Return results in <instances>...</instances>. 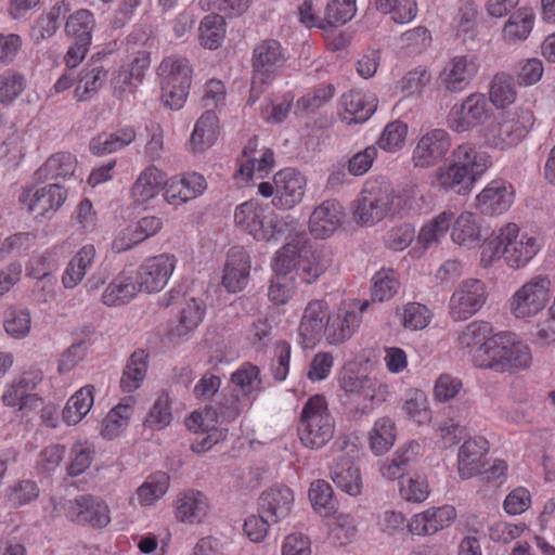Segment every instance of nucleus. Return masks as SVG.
Returning <instances> with one entry per match:
<instances>
[{
	"label": "nucleus",
	"mask_w": 555,
	"mask_h": 555,
	"mask_svg": "<svg viewBox=\"0 0 555 555\" xmlns=\"http://www.w3.org/2000/svg\"><path fill=\"white\" fill-rule=\"evenodd\" d=\"M151 64V54L146 50H139L127 56L118 70L114 74L112 83L116 89L140 83Z\"/></svg>",
	"instance_id": "27"
},
{
	"label": "nucleus",
	"mask_w": 555,
	"mask_h": 555,
	"mask_svg": "<svg viewBox=\"0 0 555 555\" xmlns=\"http://www.w3.org/2000/svg\"><path fill=\"white\" fill-rule=\"evenodd\" d=\"M220 129V120L217 113L212 109H206L195 121L188 141V151L193 154L207 151L217 142Z\"/></svg>",
	"instance_id": "25"
},
{
	"label": "nucleus",
	"mask_w": 555,
	"mask_h": 555,
	"mask_svg": "<svg viewBox=\"0 0 555 555\" xmlns=\"http://www.w3.org/2000/svg\"><path fill=\"white\" fill-rule=\"evenodd\" d=\"M372 281V298L380 302L392 298L400 285L392 271L382 270L373 276Z\"/></svg>",
	"instance_id": "64"
},
{
	"label": "nucleus",
	"mask_w": 555,
	"mask_h": 555,
	"mask_svg": "<svg viewBox=\"0 0 555 555\" xmlns=\"http://www.w3.org/2000/svg\"><path fill=\"white\" fill-rule=\"evenodd\" d=\"M25 89V78L14 69H8L0 75V103L13 102Z\"/></svg>",
	"instance_id": "63"
},
{
	"label": "nucleus",
	"mask_w": 555,
	"mask_h": 555,
	"mask_svg": "<svg viewBox=\"0 0 555 555\" xmlns=\"http://www.w3.org/2000/svg\"><path fill=\"white\" fill-rule=\"evenodd\" d=\"M275 196L272 204L278 209L288 210L300 204L306 194L307 179L294 168H284L273 177Z\"/></svg>",
	"instance_id": "14"
},
{
	"label": "nucleus",
	"mask_w": 555,
	"mask_h": 555,
	"mask_svg": "<svg viewBox=\"0 0 555 555\" xmlns=\"http://www.w3.org/2000/svg\"><path fill=\"white\" fill-rule=\"evenodd\" d=\"M534 122L530 109L516 107L498 116L491 124L482 128L480 135L485 145L501 151L519 144Z\"/></svg>",
	"instance_id": "4"
},
{
	"label": "nucleus",
	"mask_w": 555,
	"mask_h": 555,
	"mask_svg": "<svg viewBox=\"0 0 555 555\" xmlns=\"http://www.w3.org/2000/svg\"><path fill=\"white\" fill-rule=\"evenodd\" d=\"M42 382V372L30 369L22 373L12 383L4 387L1 396L3 405L18 411L35 410L42 404V399L35 389Z\"/></svg>",
	"instance_id": "10"
},
{
	"label": "nucleus",
	"mask_w": 555,
	"mask_h": 555,
	"mask_svg": "<svg viewBox=\"0 0 555 555\" xmlns=\"http://www.w3.org/2000/svg\"><path fill=\"white\" fill-rule=\"evenodd\" d=\"M250 258L242 246H233L223 269L222 284L230 293L243 291L249 281Z\"/></svg>",
	"instance_id": "21"
},
{
	"label": "nucleus",
	"mask_w": 555,
	"mask_h": 555,
	"mask_svg": "<svg viewBox=\"0 0 555 555\" xmlns=\"http://www.w3.org/2000/svg\"><path fill=\"white\" fill-rule=\"evenodd\" d=\"M134 404L135 399L130 396L113 408L102 422L101 435L109 440L118 437L128 427Z\"/></svg>",
	"instance_id": "35"
},
{
	"label": "nucleus",
	"mask_w": 555,
	"mask_h": 555,
	"mask_svg": "<svg viewBox=\"0 0 555 555\" xmlns=\"http://www.w3.org/2000/svg\"><path fill=\"white\" fill-rule=\"evenodd\" d=\"M135 131L132 127H124L115 132H102L92 138L89 147L93 155L102 156L117 152L135 140Z\"/></svg>",
	"instance_id": "36"
},
{
	"label": "nucleus",
	"mask_w": 555,
	"mask_h": 555,
	"mask_svg": "<svg viewBox=\"0 0 555 555\" xmlns=\"http://www.w3.org/2000/svg\"><path fill=\"white\" fill-rule=\"evenodd\" d=\"M551 281L546 276H535L518 289L511 305L516 318L526 319L540 312L548 301Z\"/></svg>",
	"instance_id": "12"
},
{
	"label": "nucleus",
	"mask_w": 555,
	"mask_h": 555,
	"mask_svg": "<svg viewBox=\"0 0 555 555\" xmlns=\"http://www.w3.org/2000/svg\"><path fill=\"white\" fill-rule=\"evenodd\" d=\"M492 327L490 323L475 321L466 325L457 337L459 345L463 348H479L485 341L490 339Z\"/></svg>",
	"instance_id": "60"
},
{
	"label": "nucleus",
	"mask_w": 555,
	"mask_h": 555,
	"mask_svg": "<svg viewBox=\"0 0 555 555\" xmlns=\"http://www.w3.org/2000/svg\"><path fill=\"white\" fill-rule=\"evenodd\" d=\"M395 422L388 417H382L375 422L370 434V447L376 455H382L393 446L396 440Z\"/></svg>",
	"instance_id": "47"
},
{
	"label": "nucleus",
	"mask_w": 555,
	"mask_h": 555,
	"mask_svg": "<svg viewBox=\"0 0 555 555\" xmlns=\"http://www.w3.org/2000/svg\"><path fill=\"white\" fill-rule=\"evenodd\" d=\"M173 508L178 521L198 525L208 516L210 503L205 493L189 489L177 495L173 502Z\"/></svg>",
	"instance_id": "20"
},
{
	"label": "nucleus",
	"mask_w": 555,
	"mask_h": 555,
	"mask_svg": "<svg viewBox=\"0 0 555 555\" xmlns=\"http://www.w3.org/2000/svg\"><path fill=\"white\" fill-rule=\"evenodd\" d=\"M335 421L328 411L322 395H315L305 403L299 424L298 435L304 446L320 449L334 436Z\"/></svg>",
	"instance_id": "5"
},
{
	"label": "nucleus",
	"mask_w": 555,
	"mask_h": 555,
	"mask_svg": "<svg viewBox=\"0 0 555 555\" xmlns=\"http://www.w3.org/2000/svg\"><path fill=\"white\" fill-rule=\"evenodd\" d=\"M205 313L206 305L202 299H189L180 312L178 324L169 331L170 340L188 338L203 322Z\"/></svg>",
	"instance_id": "31"
},
{
	"label": "nucleus",
	"mask_w": 555,
	"mask_h": 555,
	"mask_svg": "<svg viewBox=\"0 0 555 555\" xmlns=\"http://www.w3.org/2000/svg\"><path fill=\"white\" fill-rule=\"evenodd\" d=\"M77 159L69 152L52 154L36 171L37 181L44 182L56 179H68L76 170Z\"/></svg>",
	"instance_id": "32"
},
{
	"label": "nucleus",
	"mask_w": 555,
	"mask_h": 555,
	"mask_svg": "<svg viewBox=\"0 0 555 555\" xmlns=\"http://www.w3.org/2000/svg\"><path fill=\"white\" fill-rule=\"evenodd\" d=\"M274 166V154L270 149H262L259 158H251L247 162H241L237 178L249 181L254 178L262 179L270 173Z\"/></svg>",
	"instance_id": "49"
},
{
	"label": "nucleus",
	"mask_w": 555,
	"mask_h": 555,
	"mask_svg": "<svg viewBox=\"0 0 555 555\" xmlns=\"http://www.w3.org/2000/svg\"><path fill=\"white\" fill-rule=\"evenodd\" d=\"M476 367L496 373H515L528 369L532 363L530 348L511 332L490 337L474 351Z\"/></svg>",
	"instance_id": "2"
},
{
	"label": "nucleus",
	"mask_w": 555,
	"mask_h": 555,
	"mask_svg": "<svg viewBox=\"0 0 555 555\" xmlns=\"http://www.w3.org/2000/svg\"><path fill=\"white\" fill-rule=\"evenodd\" d=\"M95 26L94 15L91 11L80 9L70 14L65 24V31L74 40L92 41V31Z\"/></svg>",
	"instance_id": "52"
},
{
	"label": "nucleus",
	"mask_w": 555,
	"mask_h": 555,
	"mask_svg": "<svg viewBox=\"0 0 555 555\" xmlns=\"http://www.w3.org/2000/svg\"><path fill=\"white\" fill-rule=\"evenodd\" d=\"M437 184L444 190H454L457 194L468 193L476 179L465 167L454 159V164L440 168L436 172Z\"/></svg>",
	"instance_id": "37"
},
{
	"label": "nucleus",
	"mask_w": 555,
	"mask_h": 555,
	"mask_svg": "<svg viewBox=\"0 0 555 555\" xmlns=\"http://www.w3.org/2000/svg\"><path fill=\"white\" fill-rule=\"evenodd\" d=\"M69 10L70 7L68 2L65 0L56 1L47 13L41 14L37 18L31 28V38L36 42H39L54 36L59 28L60 18L69 12Z\"/></svg>",
	"instance_id": "40"
},
{
	"label": "nucleus",
	"mask_w": 555,
	"mask_h": 555,
	"mask_svg": "<svg viewBox=\"0 0 555 555\" xmlns=\"http://www.w3.org/2000/svg\"><path fill=\"white\" fill-rule=\"evenodd\" d=\"M3 327L5 333L14 339H23L30 333L31 314L29 309L24 307H10L3 315Z\"/></svg>",
	"instance_id": "44"
},
{
	"label": "nucleus",
	"mask_w": 555,
	"mask_h": 555,
	"mask_svg": "<svg viewBox=\"0 0 555 555\" xmlns=\"http://www.w3.org/2000/svg\"><path fill=\"white\" fill-rule=\"evenodd\" d=\"M408 133V126L400 121L395 120L389 122L378 139V146L387 152H396L400 150L405 142Z\"/></svg>",
	"instance_id": "62"
},
{
	"label": "nucleus",
	"mask_w": 555,
	"mask_h": 555,
	"mask_svg": "<svg viewBox=\"0 0 555 555\" xmlns=\"http://www.w3.org/2000/svg\"><path fill=\"white\" fill-rule=\"evenodd\" d=\"M185 425L197 434L191 449L195 453H204L227 437V429H222L206 421L201 411H194L186 420Z\"/></svg>",
	"instance_id": "26"
},
{
	"label": "nucleus",
	"mask_w": 555,
	"mask_h": 555,
	"mask_svg": "<svg viewBox=\"0 0 555 555\" xmlns=\"http://www.w3.org/2000/svg\"><path fill=\"white\" fill-rule=\"evenodd\" d=\"M451 147V138L444 129L427 131L418 140L413 154L414 167L429 168L440 163Z\"/></svg>",
	"instance_id": "16"
},
{
	"label": "nucleus",
	"mask_w": 555,
	"mask_h": 555,
	"mask_svg": "<svg viewBox=\"0 0 555 555\" xmlns=\"http://www.w3.org/2000/svg\"><path fill=\"white\" fill-rule=\"evenodd\" d=\"M147 360L149 353L143 349L131 354L120 378L124 392H133L141 387L147 372Z\"/></svg>",
	"instance_id": "41"
},
{
	"label": "nucleus",
	"mask_w": 555,
	"mask_h": 555,
	"mask_svg": "<svg viewBox=\"0 0 555 555\" xmlns=\"http://www.w3.org/2000/svg\"><path fill=\"white\" fill-rule=\"evenodd\" d=\"M328 264L330 257L320 245H283L271 261L274 274L298 276L308 284L317 281Z\"/></svg>",
	"instance_id": "3"
},
{
	"label": "nucleus",
	"mask_w": 555,
	"mask_h": 555,
	"mask_svg": "<svg viewBox=\"0 0 555 555\" xmlns=\"http://www.w3.org/2000/svg\"><path fill=\"white\" fill-rule=\"evenodd\" d=\"M425 201L424 193L415 182H409L402 185L397 193H395V211L397 214L417 211L422 208Z\"/></svg>",
	"instance_id": "57"
},
{
	"label": "nucleus",
	"mask_w": 555,
	"mask_h": 555,
	"mask_svg": "<svg viewBox=\"0 0 555 555\" xmlns=\"http://www.w3.org/2000/svg\"><path fill=\"white\" fill-rule=\"evenodd\" d=\"M163 228V220L159 217L147 216L132 222L121 231V240L127 243H143L157 234Z\"/></svg>",
	"instance_id": "48"
},
{
	"label": "nucleus",
	"mask_w": 555,
	"mask_h": 555,
	"mask_svg": "<svg viewBox=\"0 0 555 555\" xmlns=\"http://www.w3.org/2000/svg\"><path fill=\"white\" fill-rule=\"evenodd\" d=\"M453 243H468L481 238L480 220L473 212L464 211L453 223L451 231Z\"/></svg>",
	"instance_id": "51"
},
{
	"label": "nucleus",
	"mask_w": 555,
	"mask_h": 555,
	"mask_svg": "<svg viewBox=\"0 0 555 555\" xmlns=\"http://www.w3.org/2000/svg\"><path fill=\"white\" fill-rule=\"evenodd\" d=\"M172 421L171 401L167 392H162L152 405L144 425L152 430H160L169 426Z\"/></svg>",
	"instance_id": "56"
},
{
	"label": "nucleus",
	"mask_w": 555,
	"mask_h": 555,
	"mask_svg": "<svg viewBox=\"0 0 555 555\" xmlns=\"http://www.w3.org/2000/svg\"><path fill=\"white\" fill-rule=\"evenodd\" d=\"M178 259L175 255L164 253L146 257L137 268L134 279L141 293L162 292L171 279Z\"/></svg>",
	"instance_id": "9"
},
{
	"label": "nucleus",
	"mask_w": 555,
	"mask_h": 555,
	"mask_svg": "<svg viewBox=\"0 0 555 555\" xmlns=\"http://www.w3.org/2000/svg\"><path fill=\"white\" fill-rule=\"evenodd\" d=\"M334 86L322 85L313 88L310 92L301 96L296 103V113H309L314 112L324 105L334 95Z\"/></svg>",
	"instance_id": "61"
},
{
	"label": "nucleus",
	"mask_w": 555,
	"mask_h": 555,
	"mask_svg": "<svg viewBox=\"0 0 555 555\" xmlns=\"http://www.w3.org/2000/svg\"><path fill=\"white\" fill-rule=\"evenodd\" d=\"M516 88L513 77L507 74H496L491 82L489 98L496 108H504L516 100Z\"/></svg>",
	"instance_id": "53"
},
{
	"label": "nucleus",
	"mask_w": 555,
	"mask_h": 555,
	"mask_svg": "<svg viewBox=\"0 0 555 555\" xmlns=\"http://www.w3.org/2000/svg\"><path fill=\"white\" fill-rule=\"evenodd\" d=\"M343 206L336 201H325L311 214L309 230L315 240L330 237L344 219Z\"/></svg>",
	"instance_id": "23"
},
{
	"label": "nucleus",
	"mask_w": 555,
	"mask_h": 555,
	"mask_svg": "<svg viewBox=\"0 0 555 555\" xmlns=\"http://www.w3.org/2000/svg\"><path fill=\"white\" fill-rule=\"evenodd\" d=\"M295 504L294 491L285 485H273L264 489L257 500L258 513L266 515L273 525L286 519Z\"/></svg>",
	"instance_id": "17"
},
{
	"label": "nucleus",
	"mask_w": 555,
	"mask_h": 555,
	"mask_svg": "<svg viewBox=\"0 0 555 555\" xmlns=\"http://www.w3.org/2000/svg\"><path fill=\"white\" fill-rule=\"evenodd\" d=\"M65 516L78 525L104 528L111 522L107 504L92 495H80L64 505Z\"/></svg>",
	"instance_id": "13"
},
{
	"label": "nucleus",
	"mask_w": 555,
	"mask_h": 555,
	"mask_svg": "<svg viewBox=\"0 0 555 555\" xmlns=\"http://www.w3.org/2000/svg\"><path fill=\"white\" fill-rule=\"evenodd\" d=\"M487 452L488 441L482 437L464 441L459 450V474L462 479H468L482 472Z\"/></svg>",
	"instance_id": "28"
},
{
	"label": "nucleus",
	"mask_w": 555,
	"mask_h": 555,
	"mask_svg": "<svg viewBox=\"0 0 555 555\" xmlns=\"http://www.w3.org/2000/svg\"><path fill=\"white\" fill-rule=\"evenodd\" d=\"M166 172L156 165H149L140 171L130 188V197L138 207L147 205L163 193Z\"/></svg>",
	"instance_id": "19"
},
{
	"label": "nucleus",
	"mask_w": 555,
	"mask_h": 555,
	"mask_svg": "<svg viewBox=\"0 0 555 555\" xmlns=\"http://www.w3.org/2000/svg\"><path fill=\"white\" fill-rule=\"evenodd\" d=\"M309 500L315 512L328 516L336 509V500L333 496V489L324 480L313 481L309 489Z\"/></svg>",
	"instance_id": "55"
},
{
	"label": "nucleus",
	"mask_w": 555,
	"mask_h": 555,
	"mask_svg": "<svg viewBox=\"0 0 555 555\" xmlns=\"http://www.w3.org/2000/svg\"><path fill=\"white\" fill-rule=\"evenodd\" d=\"M231 384L233 385L231 391H236L241 398H247L253 404L262 389L259 367L249 362L243 363L232 373Z\"/></svg>",
	"instance_id": "34"
},
{
	"label": "nucleus",
	"mask_w": 555,
	"mask_h": 555,
	"mask_svg": "<svg viewBox=\"0 0 555 555\" xmlns=\"http://www.w3.org/2000/svg\"><path fill=\"white\" fill-rule=\"evenodd\" d=\"M251 406L250 400L241 398L236 391L223 392L222 396L202 412L211 424H229L236 421Z\"/></svg>",
	"instance_id": "22"
},
{
	"label": "nucleus",
	"mask_w": 555,
	"mask_h": 555,
	"mask_svg": "<svg viewBox=\"0 0 555 555\" xmlns=\"http://www.w3.org/2000/svg\"><path fill=\"white\" fill-rule=\"evenodd\" d=\"M395 211V192L386 181H366L353 211L356 219L364 224L380 221Z\"/></svg>",
	"instance_id": "7"
},
{
	"label": "nucleus",
	"mask_w": 555,
	"mask_h": 555,
	"mask_svg": "<svg viewBox=\"0 0 555 555\" xmlns=\"http://www.w3.org/2000/svg\"><path fill=\"white\" fill-rule=\"evenodd\" d=\"M227 95L224 82L220 79L211 78L203 86L201 102L205 108L220 113L227 104Z\"/></svg>",
	"instance_id": "59"
},
{
	"label": "nucleus",
	"mask_w": 555,
	"mask_h": 555,
	"mask_svg": "<svg viewBox=\"0 0 555 555\" xmlns=\"http://www.w3.org/2000/svg\"><path fill=\"white\" fill-rule=\"evenodd\" d=\"M514 202V188L504 180L491 181L477 196V207L483 214L501 215Z\"/></svg>",
	"instance_id": "24"
},
{
	"label": "nucleus",
	"mask_w": 555,
	"mask_h": 555,
	"mask_svg": "<svg viewBox=\"0 0 555 555\" xmlns=\"http://www.w3.org/2000/svg\"><path fill=\"white\" fill-rule=\"evenodd\" d=\"M285 62L281 43L274 39H267L256 44L253 52V78L249 101L255 103L260 94L278 75Z\"/></svg>",
	"instance_id": "6"
},
{
	"label": "nucleus",
	"mask_w": 555,
	"mask_h": 555,
	"mask_svg": "<svg viewBox=\"0 0 555 555\" xmlns=\"http://www.w3.org/2000/svg\"><path fill=\"white\" fill-rule=\"evenodd\" d=\"M489 117V105L481 93L469 94L462 103L454 104L448 115L449 127L459 133L469 131Z\"/></svg>",
	"instance_id": "11"
},
{
	"label": "nucleus",
	"mask_w": 555,
	"mask_h": 555,
	"mask_svg": "<svg viewBox=\"0 0 555 555\" xmlns=\"http://www.w3.org/2000/svg\"><path fill=\"white\" fill-rule=\"evenodd\" d=\"M139 293L141 291L134 276L121 271L105 287L102 302L107 307H120L129 304Z\"/></svg>",
	"instance_id": "29"
},
{
	"label": "nucleus",
	"mask_w": 555,
	"mask_h": 555,
	"mask_svg": "<svg viewBox=\"0 0 555 555\" xmlns=\"http://www.w3.org/2000/svg\"><path fill=\"white\" fill-rule=\"evenodd\" d=\"M327 304L320 299L308 302L298 326V344L302 349H312L321 340Z\"/></svg>",
	"instance_id": "18"
},
{
	"label": "nucleus",
	"mask_w": 555,
	"mask_h": 555,
	"mask_svg": "<svg viewBox=\"0 0 555 555\" xmlns=\"http://www.w3.org/2000/svg\"><path fill=\"white\" fill-rule=\"evenodd\" d=\"M169 489V476L157 472L150 475L137 490V500L141 506H150L160 500Z\"/></svg>",
	"instance_id": "43"
},
{
	"label": "nucleus",
	"mask_w": 555,
	"mask_h": 555,
	"mask_svg": "<svg viewBox=\"0 0 555 555\" xmlns=\"http://www.w3.org/2000/svg\"><path fill=\"white\" fill-rule=\"evenodd\" d=\"M234 224L256 241L293 243L299 234L294 217H279L268 204L251 198L234 210Z\"/></svg>",
	"instance_id": "1"
},
{
	"label": "nucleus",
	"mask_w": 555,
	"mask_h": 555,
	"mask_svg": "<svg viewBox=\"0 0 555 555\" xmlns=\"http://www.w3.org/2000/svg\"><path fill=\"white\" fill-rule=\"evenodd\" d=\"M534 23V13L530 8H520L514 12L504 26V36L509 41L525 40L531 33Z\"/></svg>",
	"instance_id": "46"
},
{
	"label": "nucleus",
	"mask_w": 555,
	"mask_h": 555,
	"mask_svg": "<svg viewBox=\"0 0 555 555\" xmlns=\"http://www.w3.org/2000/svg\"><path fill=\"white\" fill-rule=\"evenodd\" d=\"M67 190L56 183L43 186L27 185L18 195V205L22 210L34 217H49L55 214L66 202Z\"/></svg>",
	"instance_id": "8"
},
{
	"label": "nucleus",
	"mask_w": 555,
	"mask_h": 555,
	"mask_svg": "<svg viewBox=\"0 0 555 555\" xmlns=\"http://www.w3.org/2000/svg\"><path fill=\"white\" fill-rule=\"evenodd\" d=\"M95 450L92 443L88 441H77L70 451V461L67 465L69 476H79L85 473L92 464Z\"/></svg>",
	"instance_id": "58"
},
{
	"label": "nucleus",
	"mask_w": 555,
	"mask_h": 555,
	"mask_svg": "<svg viewBox=\"0 0 555 555\" xmlns=\"http://www.w3.org/2000/svg\"><path fill=\"white\" fill-rule=\"evenodd\" d=\"M453 221V214L443 211L435 217L421 229L417 243H439L447 238L450 225Z\"/></svg>",
	"instance_id": "54"
},
{
	"label": "nucleus",
	"mask_w": 555,
	"mask_h": 555,
	"mask_svg": "<svg viewBox=\"0 0 555 555\" xmlns=\"http://www.w3.org/2000/svg\"><path fill=\"white\" fill-rule=\"evenodd\" d=\"M106 78L107 72L102 66H85L78 76L74 98L79 102L90 100L103 87Z\"/></svg>",
	"instance_id": "39"
},
{
	"label": "nucleus",
	"mask_w": 555,
	"mask_h": 555,
	"mask_svg": "<svg viewBox=\"0 0 555 555\" xmlns=\"http://www.w3.org/2000/svg\"><path fill=\"white\" fill-rule=\"evenodd\" d=\"M453 156L456 163L465 167L468 172H472L476 180L491 165V157L486 152L477 151L468 143L459 145L453 151Z\"/></svg>",
	"instance_id": "42"
},
{
	"label": "nucleus",
	"mask_w": 555,
	"mask_h": 555,
	"mask_svg": "<svg viewBox=\"0 0 555 555\" xmlns=\"http://www.w3.org/2000/svg\"><path fill=\"white\" fill-rule=\"evenodd\" d=\"M94 402V386L86 385L77 390L66 402L63 411V421L69 425H77L89 413Z\"/></svg>",
	"instance_id": "38"
},
{
	"label": "nucleus",
	"mask_w": 555,
	"mask_h": 555,
	"mask_svg": "<svg viewBox=\"0 0 555 555\" xmlns=\"http://www.w3.org/2000/svg\"><path fill=\"white\" fill-rule=\"evenodd\" d=\"M377 98L370 91H352L349 102V125L365 122L377 108Z\"/></svg>",
	"instance_id": "50"
},
{
	"label": "nucleus",
	"mask_w": 555,
	"mask_h": 555,
	"mask_svg": "<svg viewBox=\"0 0 555 555\" xmlns=\"http://www.w3.org/2000/svg\"><path fill=\"white\" fill-rule=\"evenodd\" d=\"M476 72L477 67L472 57L455 56L441 74V80L447 90L460 92L468 86Z\"/></svg>",
	"instance_id": "30"
},
{
	"label": "nucleus",
	"mask_w": 555,
	"mask_h": 555,
	"mask_svg": "<svg viewBox=\"0 0 555 555\" xmlns=\"http://www.w3.org/2000/svg\"><path fill=\"white\" fill-rule=\"evenodd\" d=\"M487 300L486 286L480 280L464 281L450 299V315L464 321L481 309Z\"/></svg>",
	"instance_id": "15"
},
{
	"label": "nucleus",
	"mask_w": 555,
	"mask_h": 555,
	"mask_svg": "<svg viewBox=\"0 0 555 555\" xmlns=\"http://www.w3.org/2000/svg\"><path fill=\"white\" fill-rule=\"evenodd\" d=\"M225 37V22L219 14L205 16L199 25V43L202 47L216 50Z\"/></svg>",
	"instance_id": "45"
},
{
	"label": "nucleus",
	"mask_w": 555,
	"mask_h": 555,
	"mask_svg": "<svg viewBox=\"0 0 555 555\" xmlns=\"http://www.w3.org/2000/svg\"><path fill=\"white\" fill-rule=\"evenodd\" d=\"M157 75L160 85H183L191 86L193 79V68L190 61L181 55H169L160 62Z\"/></svg>",
	"instance_id": "33"
}]
</instances>
